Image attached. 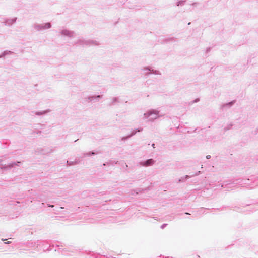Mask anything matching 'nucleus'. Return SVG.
I'll return each instance as SVG.
<instances>
[{"label":"nucleus","instance_id":"obj_2","mask_svg":"<svg viewBox=\"0 0 258 258\" xmlns=\"http://www.w3.org/2000/svg\"><path fill=\"white\" fill-rule=\"evenodd\" d=\"M206 157H207V159H209L210 157V156L209 155V156H207Z\"/></svg>","mask_w":258,"mask_h":258},{"label":"nucleus","instance_id":"obj_1","mask_svg":"<svg viewBox=\"0 0 258 258\" xmlns=\"http://www.w3.org/2000/svg\"><path fill=\"white\" fill-rule=\"evenodd\" d=\"M154 162V161L152 159H149L146 162L145 165L148 166L149 165L152 164Z\"/></svg>","mask_w":258,"mask_h":258}]
</instances>
